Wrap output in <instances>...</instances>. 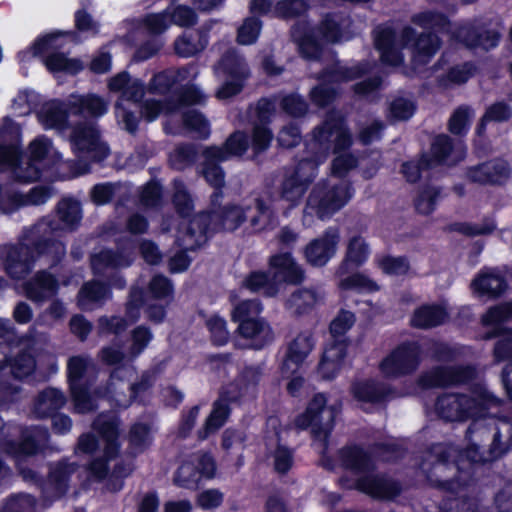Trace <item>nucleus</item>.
<instances>
[{"mask_svg":"<svg viewBox=\"0 0 512 512\" xmlns=\"http://www.w3.org/2000/svg\"><path fill=\"white\" fill-rule=\"evenodd\" d=\"M111 297V292L104 284L91 281L86 283L78 293V306L82 310H92L102 305Z\"/></svg>","mask_w":512,"mask_h":512,"instance_id":"nucleus-46","label":"nucleus"},{"mask_svg":"<svg viewBox=\"0 0 512 512\" xmlns=\"http://www.w3.org/2000/svg\"><path fill=\"white\" fill-rule=\"evenodd\" d=\"M203 155L205 160L203 162L202 174L206 181L216 189L212 195V203L215 204L222 196L220 189L224 186V172L218 163L227 160V155L221 148L216 146L207 147Z\"/></svg>","mask_w":512,"mask_h":512,"instance_id":"nucleus-28","label":"nucleus"},{"mask_svg":"<svg viewBox=\"0 0 512 512\" xmlns=\"http://www.w3.org/2000/svg\"><path fill=\"white\" fill-rule=\"evenodd\" d=\"M133 260L134 253L132 250H123L119 252L103 250L92 255L91 266L94 274L103 275L108 269L130 266Z\"/></svg>","mask_w":512,"mask_h":512,"instance_id":"nucleus-37","label":"nucleus"},{"mask_svg":"<svg viewBox=\"0 0 512 512\" xmlns=\"http://www.w3.org/2000/svg\"><path fill=\"white\" fill-rule=\"evenodd\" d=\"M261 374V370L258 367H248L244 369L230 386V399L252 394L260 381Z\"/></svg>","mask_w":512,"mask_h":512,"instance_id":"nucleus-49","label":"nucleus"},{"mask_svg":"<svg viewBox=\"0 0 512 512\" xmlns=\"http://www.w3.org/2000/svg\"><path fill=\"white\" fill-rule=\"evenodd\" d=\"M412 22L422 28L445 30L449 26L448 19L445 15L433 11H425L415 14Z\"/></svg>","mask_w":512,"mask_h":512,"instance_id":"nucleus-63","label":"nucleus"},{"mask_svg":"<svg viewBox=\"0 0 512 512\" xmlns=\"http://www.w3.org/2000/svg\"><path fill=\"white\" fill-rule=\"evenodd\" d=\"M53 191L50 187L38 186L30 190L28 194H16L13 196L16 207L26 205H41L51 198Z\"/></svg>","mask_w":512,"mask_h":512,"instance_id":"nucleus-59","label":"nucleus"},{"mask_svg":"<svg viewBox=\"0 0 512 512\" xmlns=\"http://www.w3.org/2000/svg\"><path fill=\"white\" fill-rule=\"evenodd\" d=\"M292 38L298 45L301 55L308 60L318 59L321 47L315 40L314 33L308 28L307 23H297L292 28Z\"/></svg>","mask_w":512,"mask_h":512,"instance_id":"nucleus-44","label":"nucleus"},{"mask_svg":"<svg viewBox=\"0 0 512 512\" xmlns=\"http://www.w3.org/2000/svg\"><path fill=\"white\" fill-rule=\"evenodd\" d=\"M475 376L471 366H437L424 372L419 377V385L423 388L445 387L464 384Z\"/></svg>","mask_w":512,"mask_h":512,"instance_id":"nucleus-24","label":"nucleus"},{"mask_svg":"<svg viewBox=\"0 0 512 512\" xmlns=\"http://www.w3.org/2000/svg\"><path fill=\"white\" fill-rule=\"evenodd\" d=\"M448 318L447 309L441 305H423L415 310L411 324L416 328L428 329L443 324Z\"/></svg>","mask_w":512,"mask_h":512,"instance_id":"nucleus-45","label":"nucleus"},{"mask_svg":"<svg viewBox=\"0 0 512 512\" xmlns=\"http://www.w3.org/2000/svg\"><path fill=\"white\" fill-rule=\"evenodd\" d=\"M471 287L479 295L496 297L507 289V281L498 269L485 268L474 278Z\"/></svg>","mask_w":512,"mask_h":512,"instance_id":"nucleus-34","label":"nucleus"},{"mask_svg":"<svg viewBox=\"0 0 512 512\" xmlns=\"http://www.w3.org/2000/svg\"><path fill=\"white\" fill-rule=\"evenodd\" d=\"M324 299V293L313 288L294 291L286 300L285 307L292 314L301 315L312 310Z\"/></svg>","mask_w":512,"mask_h":512,"instance_id":"nucleus-42","label":"nucleus"},{"mask_svg":"<svg viewBox=\"0 0 512 512\" xmlns=\"http://www.w3.org/2000/svg\"><path fill=\"white\" fill-rule=\"evenodd\" d=\"M66 401V396L61 390L47 387L34 398L31 412L36 418H47L63 408Z\"/></svg>","mask_w":512,"mask_h":512,"instance_id":"nucleus-35","label":"nucleus"},{"mask_svg":"<svg viewBox=\"0 0 512 512\" xmlns=\"http://www.w3.org/2000/svg\"><path fill=\"white\" fill-rule=\"evenodd\" d=\"M68 106L72 113L83 115L88 114L98 118L108 111L109 102L96 94L71 96Z\"/></svg>","mask_w":512,"mask_h":512,"instance_id":"nucleus-41","label":"nucleus"},{"mask_svg":"<svg viewBox=\"0 0 512 512\" xmlns=\"http://www.w3.org/2000/svg\"><path fill=\"white\" fill-rule=\"evenodd\" d=\"M151 441L150 428L146 424L136 423L131 427L129 443L134 453L143 452L151 444Z\"/></svg>","mask_w":512,"mask_h":512,"instance_id":"nucleus-62","label":"nucleus"},{"mask_svg":"<svg viewBox=\"0 0 512 512\" xmlns=\"http://www.w3.org/2000/svg\"><path fill=\"white\" fill-rule=\"evenodd\" d=\"M314 341L309 331L298 334L288 345L281 371L289 376L299 371L305 359L312 351Z\"/></svg>","mask_w":512,"mask_h":512,"instance_id":"nucleus-26","label":"nucleus"},{"mask_svg":"<svg viewBox=\"0 0 512 512\" xmlns=\"http://www.w3.org/2000/svg\"><path fill=\"white\" fill-rule=\"evenodd\" d=\"M371 249L367 241L361 235L351 236L346 243L345 256L336 270L337 276L348 274L350 268H358L369 259Z\"/></svg>","mask_w":512,"mask_h":512,"instance_id":"nucleus-30","label":"nucleus"},{"mask_svg":"<svg viewBox=\"0 0 512 512\" xmlns=\"http://www.w3.org/2000/svg\"><path fill=\"white\" fill-rule=\"evenodd\" d=\"M177 110L178 107L170 101L147 99L141 105V115L148 122L155 121L162 113L168 114Z\"/></svg>","mask_w":512,"mask_h":512,"instance_id":"nucleus-58","label":"nucleus"},{"mask_svg":"<svg viewBox=\"0 0 512 512\" xmlns=\"http://www.w3.org/2000/svg\"><path fill=\"white\" fill-rule=\"evenodd\" d=\"M229 414L227 403L220 400L215 402L213 410L206 420L204 434H200L202 439L206 438L209 433H213L224 425Z\"/></svg>","mask_w":512,"mask_h":512,"instance_id":"nucleus-61","label":"nucleus"},{"mask_svg":"<svg viewBox=\"0 0 512 512\" xmlns=\"http://www.w3.org/2000/svg\"><path fill=\"white\" fill-rule=\"evenodd\" d=\"M248 214H250V225L255 231H262L274 224V212L262 199H254V207H251V212Z\"/></svg>","mask_w":512,"mask_h":512,"instance_id":"nucleus-52","label":"nucleus"},{"mask_svg":"<svg viewBox=\"0 0 512 512\" xmlns=\"http://www.w3.org/2000/svg\"><path fill=\"white\" fill-rule=\"evenodd\" d=\"M478 425L473 423L468 429V437L472 442V444L465 450L462 456H465L472 463H484L488 461H492L498 457H500L505 449L502 447L500 443L501 432L498 428L497 431L493 434V441L490 446L489 452L485 455L482 452H479V445L476 442L477 437H474L476 431H478Z\"/></svg>","mask_w":512,"mask_h":512,"instance_id":"nucleus-38","label":"nucleus"},{"mask_svg":"<svg viewBox=\"0 0 512 512\" xmlns=\"http://www.w3.org/2000/svg\"><path fill=\"white\" fill-rule=\"evenodd\" d=\"M422 350L417 342L397 346L379 363V370L386 378L396 379L414 373L421 363Z\"/></svg>","mask_w":512,"mask_h":512,"instance_id":"nucleus-18","label":"nucleus"},{"mask_svg":"<svg viewBox=\"0 0 512 512\" xmlns=\"http://www.w3.org/2000/svg\"><path fill=\"white\" fill-rule=\"evenodd\" d=\"M184 127L193 132L198 138L206 139L210 135V125L207 119L196 110H189L183 115Z\"/></svg>","mask_w":512,"mask_h":512,"instance_id":"nucleus-57","label":"nucleus"},{"mask_svg":"<svg viewBox=\"0 0 512 512\" xmlns=\"http://www.w3.org/2000/svg\"><path fill=\"white\" fill-rule=\"evenodd\" d=\"M248 212H251V206L231 205L219 211L198 214L190 220L189 240L184 239L181 245L186 249H193L203 245L210 232L221 229L234 231L246 220Z\"/></svg>","mask_w":512,"mask_h":512,"instance_id":"nucleus-9","label":"nucleus"},{"mask_svg":"<svg viewBox=\"0 0 512 512\" xmlns=\"http://www.w3.org/2000/svg\"><path fill=\"white\" fill-rule=\"evenodd\" d=\"M57 217L60 223H56L49 219H43L31 228L32 234H38L43 239H47L49 243L52 240L48 235L59 230H74L82 219V209L78 201L72 198H64L57 205ZM53 242H55L53 240Z\"/></svg>","mask_w":512,"mask_h":512,"instance_id":"nucleus-19","label":"nucleus"},{"mask_svg":"<svg viewBox=\"0 0 512 512\" xmlns=\"http://www.w3.org/2000/svg\"><path fill=\"white\" fill-rule=\"evenodd\" d=\"M512 318V303H504L497 305L495 307L490 308L486 314L482 317V323L485 326H493L495 327L494 332H488L486 333L483 338L484 339H491L498 335L499 333L503 332L499 325L507 321L508 319Z\"/></svg>","mask_w":512,"mask_h":512,"instance_id":"nucleus-51","label":"nucleus"},{"mask_svg":"<svg viewBox=\"0 0 512 512\" xmlns=\"http://www.w3.org/2000/svg\"><path fill=\"white\" fill-rule=\"evenodd\" d=\"M143 303V291L140 288H131L126 304V319L116 316L110 318L106 316L100 317L98 320L99 333L119 334L125 331L129 324L139 319Z\"/></svg>","mask_w":512,"mask_h":512,"instance_id":"nucleus-25","label":"nucleus"},{"mask_svg":"<svg viewBox=\"0 0 512 512\" xmlns=\"http://www.w3.org/2000/svg\"><path fill=\"white\" fill-rule=\"evenodd\" d=\"M270 461L275 472L286 474L293 466L294 455L292 450L279 445L270 455Z\"/></svg>","mask_w":512,"mask_h":512,"instance_id":"nucleus-64","label":"nucleus"},{"mask_svg":"<svg viewBox=\"0 0 512 512\" xmlns=\"http://www.w3.org/2000/svg\"><path fill=\"white\" fill-rule=\"evenodd\" d=\"M263 310L259 300H245L237 304L232 311V319L239 324L245 321L261 318L260 314Z\"/></svg>","mask_w":512,"mask_h":512,"instance_id":"nucleus-56","label":"nucleus"},{"mask_svg":"<svg viewBox=\"0 0 512 512\" xmlns=\"http://www.w3.org/2000/svg\"><path fill=\"white\" fill-rule=\"evenodd\" d=\"M332 115H337L338 117H340L343 120V123L350 134V137H352V134H351L349 128L347 127L344 118L341 116L340 113L334 112V111L328 113L324 122ZM351 143H353V138H351ZM351 145L352 144H350L346 148L339 150L338 152H336L334 150V147H331L329 153L333 152L336 155V157L333 159V161L331 163V173L333 176L342 178V177L346 176L351 170H353L354 168L357 167L358 159L351 153H345V151L348 150L351 147Z\"/></svg>","mask_w":512,"mask_h":512,"instance_id":"nucleus-48","label":"nucleus"},{"mask_svg":"<svg viewBox=\"0 0 512 512\" xmlns=\"http://www.w3.org/2000/svg\"><path fill=\"white\" fill-rule=\"evenodd\" d=\"M269 267L274 279L289 284H299L304 280V270L289 252H280L269 258Z\"/></svg>","mask_w":512,"mask_h":512,"instance_id":"nucleus-29","label":"nucleus"},{"mask_svg":"<svg viewBox=\"0 0 512 512\" xmlns=\"http://www.w3.org/2000/svg\"><path fill=\"white\" fill-rule=\"evenodd\" d=\"M354 397L362 403H381L390 395L388 385L374 380L356 382L352 387Z\"/></svg>","mask_w":512,"mask_h":512,"instance_id":"nucleus-43","label":"nucleus"},{"mask_svg":"<svg viewBox=\"0 0 512 512\" xmlns=\"http://www.w3.org/2000/svg\"><path fill=\"white\" fill-rule=\"evenodd\" d=\"M347 341L345 339L334 340L324 350L319 372L324 379H333L343 366L347 352Z\"/></svg>","mask_w":512,"mask_h":512,"instance_id":"nucleus-36","label":"nucleus"},{"mask_svg":"<svg viewBox=\"0 0 512 512\" xmlns=\"http://www.w3.org/2000/svg\"><path fill=\"white\" fill-rule=\"evenodd\" d=\"M354 195L350 182L340 179L319 181L310 191L303 210L302 221L305 226L313 223L314 216L321 220L331 218L341 210Z\"/></svg>","mask_w":512,"mask_h":512,"instance_id":"nucleus-8","label":"nucleus"},{"mask_svg":"<svg viewBox=\"0 0 512 512\" xmlns=\"http://www.w3.org/2000/svg\"><path fill=\"white\" fill-rule=\"evenodd\" d=\"M237 330L242 337L251 340L253 347L257 349L271 343L274 339L273 329L262 317L239 324Z\"/></svg>","mask_w":512,"mask_h":512,"instance_id":"nucleus-40","label":"nucleus"},{"mask_svg":"<svg viewBox=\"0 0 512 512\" xmlns=\"http://www.w3.org/2000/svg\"><path fill=\"white\" fill-rule=\"evenodd\" d=\"M37 500L28 493H15L7 497L0 512H36Z\"/></svg>","mask_w":512,"mask_h":512,"instance_id":"nucleus-54","label":"nucleus"},{"mask_svg":"<svg viewBox=\"0 0 512 512\" xmlns=\"http://www.w3.org/2000/svg\"><path fill=\"white\" fill-rule=\"evenodd\" d=\"M38 118L46 129L63 131L67 128L68 114L59 101H51L43 105Z\"/></svg>","mask_w":512,"mask_h":512,"instance_id":"nucleus-47","label":"nucleus"},{"mask_svg":"<svg viewBox=\"0 0 512 512\" xmlns=\"http://www.w3.org/2000/svg\"><path fill=\"white\" fill-rule=\"evenodd\" d=\"M49 440L47 428L42 426L29 427L22 432V439L19 443L5 441L1 445V451L10 455L16 462L17 469L26 482H36L37 474L23 466L22 461L43 451Z\"/></svg>","mask_w":512,"mask_h":512,"instance_id":"nucleus-13","label":"nucleus"},{"mask_svg":"<svg viewBox=\"0 0 512 512\" xmlns=\"http://www.w3.org/2000/svg\"><path fill=\"white\" fill-rule=\"evenodd\" d=\"M68 378L75 411L87 413L95 409L93 398L88 393L86 374L95 371V365L88 356H73L68 360Z\"/></svg>","mask_w":512,"mask_h":512,"instance_id":"nucleus-17","label":"nucleus"},{"mask_svg":"<svg viewBox=\"0 0 512 512\" xmlns=\"http://www.w3.org/2000/svg\"><path fill=\"white\" fill-rule=\"evenodd\" d=\"M57 279L47 271L37 272L24 283L23 289L27 298L34 302H44L58 291Z\"/></svg>","mask_w":512,"mask_h":512,"instance_id":"nucleus-31","label":"nucleus"},{"mask_svg":"<svg viewBox=\"0 0 512 512\" xmlns=\"http://www.w3.org/2000/svg\"><path fill=\"white\" fill-rule=\"evenodd\" d=\"M415 30L404 27L399 36L390 27H378L375 31V46L384 64L398 66L403 61L401 48L412 43L415 65L426 64L439 50L440 40L435 34L424 33L415 39Z\"/></svg>","mask_w":512,"mask_h":512,"instance_id":"nucleus-3","label":"nucleus"},{"mask_svg":"<svg viewBox=\"0 0 512 512\" xmlns=\"http://www.w3.org/2000/svg\"><path fill=\"white\" fill-rule=\"evenodd\" d=\"M465 154L466 148L461 141L453 143L447 135H440L432 143V159L423 156L419 161H408L402 165V174L407 181L416 182L422 170L438 164L454 165L461 161Z\"/></svg>","mask_w":512,"mask_h":512,"instance_id":"nucleus-12","label":"nucleus"},{"mask_svg":"<svg viewBox=\"0 0 512 512\" xmlns=\"http://www.w3.org/2000/svg\"><path fill=\"white\" fill-rule=\"evenodd\" d=\"M0 364L4 366L2 373L0 374V381L3 385H12L18 387V394L16 395V398L12 401H16L20 395V386L11 383L6 378L5 370L7 367L10 368V372L13 375L14 378L22 379L29 375H31L36 367L35 359L30 355L29 353L22 352L19 353L17 356H15L13 359H7L5 358L3 361L0 360Z\"/></svg>","mask_w":512,"mask_h":512,"instance_id":"nucleus-39","label":"nucleus"},{"mask_svg":"<svg viewBox=\"0 0 512 512\" xmlns=\"http://www.w3.org/2000/svg\"><path fill=\"white\" fill-rule=\"evenodd\" d=\"M108 89L120 94L114 105L118 124L129 133L136 132L138 118L126 106V102L139 103L145 95V83L138 78H132L128 72L122 71L109 79Z\"/></svg>","mask_w":512,"mask_h":512,"instance_id":"nucleus-10","label":"nucleus"},{"mask_svg":"<svg viewBox=\"0 0 512 512\" xmlns=\"http://www.w3.org/2000/svg\"><path fill=\"white\" fill-rule=\"evenodd\" d=\"M501 402V399L491 393L484 384L478 383L472 387L469 395H440L435 403V411L445 421H465L486 416L490 409L498 408Z\"/></svg>","mask_w":512,"mask_h":512,"instance_id":"nucleus-5","label":"nucleus"},{"mask_svg":"<svg viewBox=\"0 0 512 512\" xmlns=\"http://www.w3.org/2000/svg\"><path fill=\"white\" fill-rule=\"evenodd\" d=\"M70 143L75 156L85 162H98L109 155V147L102 140L100 131L94 121L79 122L70 134ZM84 167L82 173L86 172Z\"/></svg>","mask_w":512,"mask_h":512,"instance_id":"nucleus-14","label":"nucleus"},{"mask_svg":"<svg viewBox=\"0 0 512 512\" xmlns=\"http://www.w3.org/2000/svg\"><path fill=\"white\" fill-rule=\"evenodd\" d=\"M65 253V246L61 242L49 243L38 234L33 235L31 229L19 244L0 247V259L4 269L14 279H21L29 274L38 257L47 255L51 257L52 263H56Z\"/></svg>","mask_w":512,"mask_h":512,"instance_id":"nucleus-4","label":"nucleus"},{"mask_svg":"<svg viewBox=\"0 0 512 512\" xmlns=\"http://www.w3.org/2000/svg\"><path fill=\"white\" fill-rule=\"evenodd\" d=\"M337 277L339 278L338 287L341 290L375 291L378 289L377 284L362 273L356 272Z\"/></svg>","mask_w":512,"mask_h":512,"instance_id":"nucleus-55","label":"nucleus"},{"mask_svg":"<svg viewBox=\"0 0 512 512\" xmlns=\"http://www.w3.org/2000/svg\"><path fill=\"white\" fill-rule=\"evenodd\" d=\"M351 144L350 134L343 120L337 115L330 116L314 128L306 144V155L293 171L287 172L280 184L279 197L289 208L298 206L318 174V167L329 156L331 147L338 152Z\"/></svg>","mask_w":512,"mask_h":512,"instance_id":"nucleus-1","label":"nucleus"},{"mask_svg":"<svg viewBox=\"0 0 512 512\" xmlns=\"http://www.w3.org/2000/svg\"><path fill=\"white\" fill-rule=\"evenodd\" d=\"M77 470L75 463L58 462L51 467L48 482L43 487L47 498H58L68 490L69 477Z\"/></svg>","mask_w":512,"mask_h":512,"instance_id":"nucleus-33","label":"nucleus"},{"mask_svg":"<svg viewBox=\"0 0 512 512\" xmlns=\"http://www.w3.org/2000/svg\"><path fill=\"white\" fill-rule=\"evenodd\" d=\"M215 471L213 457L208 453L198 452L183 461L175 474L174 483L182 488L195 489L201 477L212 478Z\"/></svg>","mask_w":512,"mask_h":512,"instance_id":"nucleus-20","label":"nucleus"},{"mask_svg":"<svg viewBox=\"0 0 512 512\" xmlns=\"http://www.w3.org/2000/svg\"><path fill=\"white\" fill-rule=\"evenodd\" d=\"M340 464L358 475L353 485L345 484V487H355L358 490L374 498H392L399 493L396 482L383 476L372 474L373 462L371 458L358 447H344L338 453Z\"/></svg>","mask_w":512,"mask_h":512,"instance_id":"nucleus-7","label":"nucleus"},{"mask_svg":"<svg viewBox=\"0 0 512 512\" xmlns=\"http://www.w3.org/2000/svg\"><path fill=\"white\" fill-rule=\"evenodd\" d=\"M474 111L468 106L458 107L450 117L449 130L455 135H461L468 131Z\"/></svg>","mask_w":512,"mask_h":512,"instance_id":"nucleus-60","label":"nucleus"},{"mask_svg":"<svg viewBox=\"0 0 512 512\" xmlns=\"http://www.w3.org/2000/svg\"><path fill=\"white\" fill-rule=\"evenodd\" d=\"M118 428L119 420L115 415L100 414L93 423V429L99 433L101 440L92 433H86L79 437L77 450L80 452L91 454L100 445L104 446L103 457L95 458L88 468L91 476L97 481H101L107 476L108 462L119 453Z\"/></svg>","mask_w":512,"mask_h":512,"instance_id":"nucleus-6","label":"nucleus"},{"mask_svg":"<svg viewBox=\"0 0 512 512\" xmlns=\"http://www.w3.org/2000/svg\"><path fill=\"white\" fill-rule=\"evenodd\" d=\"M243 287L251 292H259L265 296H275L278 292L276 284L263 271L251 272L243 281Z\"/></svg>","mask_w":512,"mask_h":512,"instance_id":"nucleus-53","label":"nucleus"},{"mask_svg":"<svg viewBox=\"0 0 512 512\" xmlns=\"http://www.w3.org/2000/svg\"><path fill=\"white\" fill-rule=\"evenodd\" d=\"M214 72L217 77L224 79L215 92L219 100H227L239 94L250 77L245 59L235 50H229L222 56L215 65Z\"/></svg>","mask_w":512,"mask_h":512,"instance_id":"nucleus-15","label":"nucleus"},{"mask_svg":"<svg viewBox=\"0 0 512 512\" xmlns=\"http://www.w3.org/2000/svg\"><path fill=\"white\" fill-rule=\"evenodd\" d=\"M366 69V67L363 68L360 65L355 67H346L340 64L335 65L331 70L325 71L321 75L320 78L324 81V83L312 89V101L318 106L328 105L337 94L334 88L328 87V83L332 84L353 80L362 75Z\"/></svg>","mask_w":512,"mask_h":512,"instance_id":"nucleus-22","label":"nucleus"},{"mask_svg":"<svg viewBox=\"0 0 512 512\" xmlns=\"http://www.w3.org/2000/svg\"><path fill=\"white\" fill-rule=\"evenodd\" d=\"M58 35L50 34L39 38L32 47L33 55L37 56L42 53H49L44 59L46 68L52 72H65L68 74H76L83 69L80 60L68 58L64 53L53 52V49L59 48Z\"/></svg>","mask_w":512,"mask_h":512,"instance_id":"nucleus-21","label":"nucleus"},{"mask_svg":"<svg viewBox=\"0 0 512 512\" xmlns=\"http://www.w3.org/2000/svg\"><path fill=\"white\" fill-rule=\"evenodd\" d=\"M207 44L208 39L203 33H183L175 40L174 49L177 55L187 58L204 50Z\"/></svg>","mask_w":512,"mask_h":512,"instance_id":"nucleus-50","label":"nucleus"},{"mask_svg":"<svg viewBox=\"0 0 512 512\" xmlns=\"http://www.w3.org/2000/svg\"><path fill=\"white\" fill-rule=\"evenodd\" d=\"M340 404H327L324 394H316L306 411L296 417V428L304 430L311 426L314 438L322 443V452L326 450V441L333 430L334 421L340 412Z\"/></svg>","mask_w":512,"mask_h":512,"instance_id":"nucleus-11","label":"nucleus"},{"mask_svg":"<svg viewBox=\"0 0 512 512\" xmlns=\"http://www.w3.org/2000/svg\"><path fill=\"white\" fill-rule=\"evenodd\" d=\"M61 155L46 136H38L28 146V157L24 158L16 146H0V172H8L17 182L37 181L44 169L60 161Z\"/></svg>","mask_w":512,"mask_h":512,"instance_id":"nucleus-2","label":"nucleus"},{"mask_svg":"<svg viewBox=\"0 0 512 512\" xmlns=\"http://www.w3.org/2000/svg\"><path fill=\"white\" fill-rule=\"evenodd\" d=\"M339 238L338 230L330 228L311 241L305 249L307 261L313 266H324L335 255Z\"/></svg>","mask_w":512,"mask_h":512,"instance_id":"nucleus-27","label":"nucleus"},{"mask_svg":"<svg viewBox=\"0 0 512 512\" xmlns=\"http://www.w3.org/2000/svg\"><path fill=\"white\" fill-rule=\"evenodd\" d=\"M134 375L132 367L116 368L110 376L108 386L96 393L99 397L107 398L119 408H127L140 393L152 385V376L144 374L138 383L129 384L124 378L130 379Z\"/></svg>","mask_w":512,"mask_h":512,"instance_id":"nucleus-16","label":"nucleus"},{"mask_svg":"<svg viewBox=\"0 0 512 512\" xmlns=\"http://www.w3.org/2000/svg\"><path fill=\"white\" fill-rule=\"evenodd\" d=\"M510 176V168L506 161L495 159L473 167L468 177L473 182L501 184Z\"/></svg>","mask_w":512,"mask_h":512,"instance_id":"nucleus-32","label":"nucleus"},{"mask_svg":"<svg viewBox=\"0 0 512 512\" xmlns=\"http://www.w3.org/2000/svg\"><path fill=\"white\" fill-rule=\"evenodd\" d=\"M453 34L468 47H481L489 50L498 45L501 29L498 27V24L488 27L483 22L475 21L460 25Z\"/></svg>","mask_w":512,"mask_h":512,"instance_id":"nucleus-23","label":"nucleus"}]
</instances>
